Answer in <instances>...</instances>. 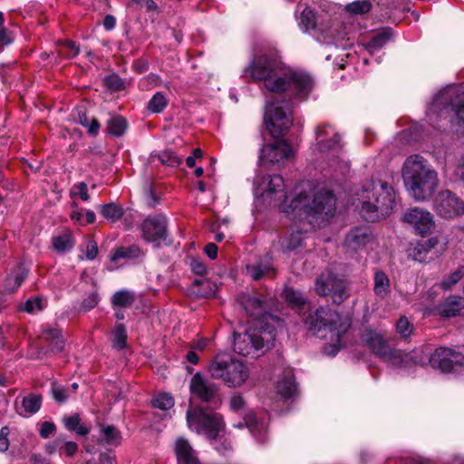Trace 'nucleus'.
I'll list each match as a JSON object with an SVG mask.
<instances>
[{
	"instance_id": "obj_1",
	"label": "nucleus",
	"mask_w": 464,
	"mask_h": 464,
	"mask_svg": "<svg viewBox=\"0 0 464 464\" xmlns=\"http://www.w3.org/2000/svg\"><path fill=\"white\" fill-rule=\"evenodd\" d=\"M245 73L255 82H262L267 91L282 94L289 101L307 100L314 88V80L309 73L287 67L266 54L255 57Z\"/></svg>"
},
{
	"instance_id": "obj_2",
	"label": "nucleus",
	"mask_w": 464,
	"mask_h": 464,
	"mask_svg": "<svg viewBox=\"0 0 464 464\" xmlns=\"http://www.w3.org/2000/svg\"><path fill=\"white\" fill-rule=\"evenodd\" d=\"M280 208L287 215L307 219L312 227H319L334 216L335 198L327 190L300 191L289 206L284 203Z\"/></svg>"
},
{
	"instance_id": "obj_3",
	"label": "nucleus",
	"mask_w": 464,
	"mask_h": 464,
	"mask_svg": "<svg viewBox=\"0 0 464 464\" xmlns=\"http://www.w3.org/2000/svg\"><path fill=\"white\" fill-rule=\"evenodd\" d=\"M401 177L406 190L416 201L429 200L439 187V174L422 156L413 154L406 158Z\"/></svg>"
},
{
	"instance_id": "obj_4",
	"label": "nucleus",
	"mask_w": 464,
	"mask_h": 464,
	"mask_svg": "<svg viewBox=\"0 0 464 464\" xmlns=\"http://www.w3.org/2000/svg\"><path fill=\"white\" fill-rule=\"evenodd\" d=\"M395 203L394 190L387 182L372 180L357 193L353 205L363 218L374 221L391 213Z\"/></svg>"
},
{
	"instance_id": "obj_5",
	"label": "nucleus",
	"mask_w": 464,
	"mask_h": 464,
	"mask_svg": "<svg viewBox=\"0 0 464 464\" xmlns=\"http://www.w3.org/2000/svg\"><path fill=\"white\" fill-rule=\"evenodd\" d=\"M304 324L315 334L322 333L320 338L327 341L324 352L332 356L343 346V336L350 327L348 319L341 317L338 313L328 308H320L310 314Z\"/></svg>"
},
{
	"instance_id": "obj_6",
	"label": "nucleus",
	"mask_w": 464,
	"mask_h": 464,
	"mask_svg": "<svg viewBox=\"0 0 464 464\" xmlns=\"http://www.w3.org/2000/svg\"><path fill=\"white\" fill-rule=\"evenodd\" d=\"M186 418L188 429L213 440L214 448L220 454L231 450L230 442L226 439L218 438L219 432L225 426L220 414L208 413L201 408H196L188 410Z\"/></svg>"
},
{
	"instance_id": "obj_7",
	"label": "nucleus",
	"mask_w": 464,
	"mask_h": 464,
	"mask_svg": "<svg viewBox=\"0 0 464 464\" xmlns=\"http://www.w3.org/2000/svg\"><path fill=\"white\" fill-rule=\"evenodd\" d=\"M274 340V329H265L259 323H254L243 333H235L234 350L243 356L256 357L269 350Z\"/></svg>"
},
{
	"instance_id": "obj_8",
	"label": "nucleus",
	"mask_w": 464,
	"mask_h": 464,
	"mask_svg": "<svg viewBox=\"0 0 464 464\" xmlns=\"http://www.w3.org/2000/svg\"><path fill=\"white\" fill-rule=\"evenodd\" d=\"M450 111L456 116V124L464 126V87L450 85L440 91L430 103L427 116L433 118L447 117Z\"/></svg>"
},
{
	"instance_id": "obj_9",
	"label": "nucleus",
	"mask_w": 464,
	"mask_h": 464,
	"mask_svg": "<svg viewBox=\"0 0 464 464\" xmlns=\"http://www.w3.org/2000/svg\"><path fill=\"white\" fill-rule=\"evenodd\" d=\"M210 376L229 388L241 387L249 378L248 367L228 355H218L208 367Z\"/></svg>"
},
{
	"instance_id": "obj_10",
	"label": "nucleus",
	"mask_w": 464,
	"mask_h": 464,
	"mask_svg": "<svg viewBox=\"0 0 464 464\" xmlns=\"http://www.w3.org/2000/svg\"><path fill=\"white\" fill-rule=\"evenodd\" d=\"M362 342L384 362L395 367H404L409 361V355L401 351L392 348L383 335L372 329H365L362 334Z\"/></svg>"
},
{
	"instance_id": "obj_11",
	"label": "nucleus",
	"mask_w": 464,
	"mask_h": 464,
	"mask_svg": "<svg viewBox=\"0 0 464 464\" xmlns=\"http://www.w3.org/2000/svg\"><path fill=\"white\" fill-rule=\"evenodd\" d=\"M314 291L321 296H331L335 304H341L349 296L347 282L331 270H325L317 276Z\"/></svg>"
},
{
	"instance_id": "obj_12",
	"label": "nucleus",
	"mask_w": 464,
	"mask_h": 464,
	"mask_svg": "<svg viewBox=\"0 0 464 464\" xmlns=\"http://www.w3.org/2000/svg\"><path fill=\"white\" fill-rule=\"evenodd\" d=\"M294 156L292 146L284 140L265 144L259 154V166L264 169H280Z\"/></svg>"
},
{
	"instance_id": "obj_13",
	"label": "nucleus",
	"mask_w": 464,
	"mask_h": 464,
	"mask_svg": "<svg viewBox=\"0 0 464 464\" xmlns=\"http://www.w3.org/2000/svg\"><path fill=\"white\" fill-rule=\"evenodd\" d=\"M254 193L269 204L285 198V183L280 175H256L254 180Z\"/></svg>"
},
{
	"instance_id": "obj_14",
	"label": "nucleus",
	"mask_w": 464,
	"mask_h": 464,
	"mask_svg": "<svg viewBox=\"0 0 464 464\" xmlns=\"http://www.w3.org/2000/svg\"><path fill=\"white\" fill-rule=\"evenodd\" d=\"M433 209L445 219H454L464 215V200L450 189H442L433 199Z\"/></svg>"
},
{
	"instance_id": "obj_15",
	"label": "nucleus",
	"mask_w": 464,
	"mask_h": 464,
	"mask_svg": "<svg viewBox=\"0 0 464 464\" xmlns=\"http://www.w3.org/2000/svg\"><path fill=\"white\" fill-rule=\"evenodd\" d=\"M265 123L273 136L283 135L292 125L289 108L271 102L266 105Z\"/></svg>"
},
{
	"instance_id": "obj_16",
	"label": "nucleus",
	"mask_w": 464,
	"mask_h": 464,
	"mask_svg": "<svg viewBox=\"0 0 464 464\" xmlns=\"http://www.w3.org/2000/svg\"><path fill=\"white\" fill-rule=\"evenodd\" d=\"M430 363L443 372H457L464 369V355L452 349L440 347L430 354Z\"/></svg>"
},
{
	"instance_id": "obj_17",
	"label": "nucleus",
	"mask_w": 464,
	"mask_h": 464,
	"mask_svg": "<svg viewBox=\"0 0 464 464\" xmlns=\"http://www.w3.org/2000/svg\"><path fill=\"white\" fill-rule=\"evenodd\" d=\"M142 237L146 241L160 246L167 237V219L163 215L148 217L141 225Z\"/></svg>"
},
{
	"instance_id": "obj_18",
	"label": "nucleus",
	"mask_w": 464,
	"mask_h": 464,
	"mask_svg": "<svg viewBox=\"0 0 464 464\" xmlns=\"http://www.w3.org/2000/svg\"><path fill=\"white\" fill-rule=\"evenodd\" d=\"M403 221L412 227L420 235L429 234L435 227L433 215L429 210L419 207L405 211Z\"/></svg>"
},
{
	"instance_id": "obj_19",
	"label": "nucleus",
	"mask_w": 464,
	"mask_h": 464,
	"mask_svg": "<svg viewBox=\"0 0 464 464\" xmlns=\"http://www.w3.org/2000/svg\"><path fill=\"white\" fill-rule=\"evenodd\" d=\"M341 137L330 125L318 126L315 129V144L314 149L319 152L336 150L341 147Z\"/></svg>"
},
{
	"instance_id": "obj_20",
	"label": "nucleus",
	"mask_w": 464,
	"mask_h": 464,
	"mask_svg": "<svg viewBox=\"0 0 464 464\" xmlns=\"http://www.w3.org/2000/svg\"><path fill=\"white\" fill-rule=\"evenodd\" d=\"M189 391L193 396L207 402L211 401L216 397L218 387L202 374L197 372L190 380Z\"/></svg>"
},
{
	"instance_id": "obj_21",
	"label": "nucleus",
	"mask_w": 464,
	"mask_h": 464,
	"mask_svg": "<svg viewBox=\"0 0 464 464\" xmlns=\"http://www.w3.org/2000/svg\"><path fill=\"white\" fill-rule=\"evenodd\" d=\"M246 274L254 280L273 278L276 276V269L269 257L265 256L258 262L247 265Z\"/></svg>"
},
{
	"instance_id": "obj_22",
	"label": "nucleus",
	"mask_w": 464,
	"mask_h": 464,
	"mask_svg": "<svg viewBox=\"0 0 464 464\" xmlns=\"http://www.w3.org/2000/svg\"><path fill=\"white\" fill-rule=\"evenodd\" d=\"M246 312L256 318V323H262L266 320L269 315L266 313V303L256 296H247L242 301Z\"/></svg>"
},
{
	"instance_id": "obj_23",
	"label": "nucleus",
	"mask_w": 464,
	"mask_h": 464,
	"mask_svg": "<svg viewBox=\"0 0 464 464\" xmlns=\"http://www.w3.org/2000/svg\"><path fill=\"white\" fill-rule=\"evenodd\" d=\"M175 452L178 464H201L189 442L184 438H179L175 443Z\"/></svg>"
},
{
	"instance_id": "obj_24",
	"label": "nucleus",
	"mask_w": 464,
	"mask_h": 464,
	"mask_svg": "<svg viewBox=\"0 0 464 464\" xmlns=\"http://www.w3.org/2000/svg\"><path fill=\"white\" fill-rule=\"evenodd\" d=\"M41 340L50 346V352L53 353H59L63 348V339L61 330L51 326H45L43 330Z\"/></svg>"
},
{
	"instance_id": "obj_25",
	"label": "nucleus",
	"mask_w": 464,
	"mask_h": 464,
	"mask_svg": "<svg viewBox=\"0 0 464 464\" xmlns=\"http://www.w3.org/2000/svg\"><path fill=\"white\" fill-rule=\"evenodd\" d=\"M464 308V298L460 296H450L444 303L437 306L439 314L444 317H453L459 314Z\"/></svg>"
},
{
	"instance_id": "obj_26",
	"label": "nucleus",
	"mask_w": 464,
	"mask_h": 464,
	"mask_svg": "<svg viewBox=\"0 0 464 464\" xmlns=\"http://www.w3.org/2000/svg\"><path fill=\"white\" fill-rule=\"evenodd\" d=\"M370 238L371 235L366 227H356L346 236L345 244L351 249L357 250L365 246Z\"/></svg>"
},
{
	"instance_id": "obj_27",
	"label": "nucleus",
	"mask_w": 464,
	"mask_h": 464,
	"mask_svg": "<svg viewBox=\"0 0 464 464\" xmlns=\"http://www.w3.org/2000/svg\"><path fill=\"white\" fill-rule=\"evenodd\" d=\"M27 276L26 270L22 266L15 267L5 278L3 291L7 294L15 292Z\"/></svg>"
},
{
	"instance_id": "obj_28",
	"label": "nucleus",
	"mask_w": 464,
	"mask_h": 464,
	"mask_svg": "<svg viewBox=\"0 0 464 464\" xmlns=\"http://www.w3.org/2000/svg\"><path fill=\"white\" fill-rule=\"evenodd\" d=\"M296 391L294 374L291 370L285 372L284 376L279 380L276 385V392L285 399L294 396Z\"/></svg>"
},
{
	"instance_id": "obj_29",
	"label": "nucleus",
	"mask_w": 464,
	"mask_h": 464,
	"mask_svg": "<svg viewBox=\"0 0 464 464\" xmlns=\"http://www.w3.org/2000/svg\"><path fill=\"white\" fill-rule=\"evenodd\" d=\"M217 290V285L208 279L195 280L190 288V294L198 297L213 296Z\"/></svg>"
},
{
	"instance_id": "obj_30",
	"label": "nucleus",
	"mask_w": 464,
	"mask_h": 464,
	"mask_svg": "<svg viewBox=\"0 0 464 464\" xmlns=\"http://www.w3.org/2000/svg\"><path fill=\"white\" fill-rule=\"evenodd\" d=\"M123 213V208L113 202L100 206V214L111 223L120 220Z\"/></svg>"
},
{
	"instance_id": "obj_31",
	"label": "nucleus",
	"mask_w": 464,
	"mask_h": 464,
	"mask_svg": "<svg viewBox=\"0 0 464 464\" xmlns=\"http://www.w3.org/2000/svg\"><path fill=\"white\" fill-rule=\"evenodd\" d=\"M102 440L111 446H118L121 440V432L112 425H100Z\"/></svg>"
},
{
	"instance_id": "obj_32",
	"label": "nucleus",
	"mask_w": 464,
	"mask_h": 464,
	"mask_svg": "<svg viewBox=\"0 0 464 464\" xmlns=\"http://www.w3.org/2000/svg\"><path fill=\"white\" fill-rule=\"evenodd\" d=\"M42 404L41 397L34 394H30L24 397L22 401L23 411H20V415L22 416H29L36 413Z\"/></svg>"
},
{
	"instance_id": "obj_33",
	"label": "nucleus",
	"mask_w": 464,
	"mask_h": 464,
	"mask_svg": "<svg viewBox=\"0 0 464 464\" xmlns=\"http://www.w3.org/2000/svg\"><path fill=\"white\" fill-rule=\"evenodd\" d=\"M391 36L392 34L389 30H382L376 33L366 45L368 52L374 53L379 51L391 39Z\"/></svg>"
},
{
	"instance_id": "obj_34",
	"label": "nucleus",
	"mask_w": 464,
	"mask_h": 464,
	"mask_svg": "<svg viewBox=\"0 0 464 464\" xmlns=\"http://www.w3.org/2000/svg\"><path fill=\"white\" fill-rule=\"evenodd\" d=\"M374 293L381 298L386 297L390 293V280L382 271H378L374 276Z\"/></svg>"
},
{
	"instance_id": "obj_35",
	"label": "nucleus",
	"mask_w": 464,
	"mask_h": 464,
	"mask_svg": "<svg viewBox=\"0 0 464 464\" xmlns=\"http://www.w3.org/2000/svg\"><path fill=\"white\" fill-rule=\"evenodd\" d=\"M243 426H246L254 436L266 430L265 424L259 423L256 418V415L252 411L246 413L244 417V422H239L238 424L235 425V427L237 428H242Z\"/></svg>"
},
{
	"instance_id": "obj_36",
	"label": "nucleus",
	"mask_w": 464,
	"mask_h": 464,
	"mask_svg": "<svg viewBox=\"0 0 464 464\" xmlns=\"http://www.w3.org/2000/svg\"><path fill=\"white\" fill-rule=\"evenodd\" d=\"M47 304V301L42 296H34L27 299L20 305V310L28 314H36L43 311Z\"/></svg>"
},
{
	"instance_id": "obj_37",
	"label": "nucleus",
	"mask_w": 464,
	"mask_h": 464,
	"mask_svg": "<svg viewBox=\"0 0 464 464\" xmlns=\"http://www.w3.org/2000/svg\"><path fill=\"white\" fill-rule=\"evenodd\" d=\"M63 422L68 430L75 431L79 435H86L89 433V429L81 424V419L78 414L64 416Z\"/></svg>"
},
{
	"instance_id": "obj_38",
	"label": "nucleus",
	"mask_w": 464,
	"mask_h": 464,
	"mask_svg": "<svg viewBox=\"0 0 464 464\" xmlns=\"http://www.w3.org/2000/svg\"><path fill=\"white\" fill-rule=\"evenodd\" d=\"M134 300V294L128 290L118 291L112 296L113 305L120 307H130Z\"/></svg>"
},
{
	"instance_id": "obj_39",
	"label": "nucleus",
	"mask_w": 464,
	"mask_h": 464,
	"mask_svg": "<svg viewBox=\"0 0 464 464\" xmlns=\"http://www.w3.org/2000/svg\"><path fill=\"white\" fill-rule=\"evenodd\" d=\"M372 9V3L370 0H357L353 3L347 4L344 10L351 14H364Z\"/></svg>"
},
{
	"instance_id": "obj_40",
	"label": "nucleus",
	"mask_w": 464,
	"mask_h": 464,
	"mask_svg": "<svg viewBox=\"0 0 464 464\" xmlns=\"http://www.w3.org/2000/svg\"><path fill=\"white\" fill-rule=\"evenodd\" d=\"M53 248L58 252H65L71 249L73 246L72 235L64 233L53 238Z\"/></svg>"
},
{
	"instance_id": "obj_41",
	"label": "nucleus",
	"mask_w": 464,
	"mask_h": 464,
	"mask_svg": "<svg viewBox=\"0 0 464 464\" xmlns=\"http://www.w3.org/2000/svg\"><path fill=\"white\" fill-rule=\"evenodd\" d=\"M140 254L139 247L137 246H129V247H120L115 250L113 255L111 256V262H116L121 258H135L138 257Z\"/></svg>"
},
{
	"instance_id": "obj_42",
	"label": "nucleus",
	"mask_w": 464,
	"mask_h": 464,
	"mask_svg": "<svg viewBox=\"0 0 464 464\" xmlns=\"http://www.w3.org/2000/svg\"><path fill=\"white\" fill-rule=\"evenodd\" d=\"M127 128V122L122 117H114L108 121V132L114 136H121Z\"/></svg>"
},
{
	"instance_id": "obj_43",
	"label": "nucleus",
	"mask_w": 464,
	"mask_h": 464,
	"mask_svg": "<svg viewBox=\"0 0 464 464\" xmlns=\"http://www.w3.org/2000/svg\"><path fill=\"white\" fill-rule=\"evenodd\" d=\"M127 339L126 329L123 324H118L113 332L112 344L113 347L121 350L125 347Z\"/></svg>"
},
{
	"instance_id": "obj_44",
	"label": "nucleus",
	"mask_w": 464,
	"mask_h": 464,
	"mask_svg": "<svg viewBox=\"0 0 464 464\" xmlns=\"http://www.w3.org/2000/svg\"><path fill=\"white\" fill-rule=\"evenodd\" d=\"M167 99L165 96L160 93L157 92L149 102L148 103V110H150L151 112L158 113L162 111L165 107L167 106Z\"/></svg>"
},
{
	"instance_id": "obj_45",
	"label": "nucleus",
	"mask_w": 464,
	"mask_h": 464,
	"mask_svg": "<svg viewBox=\"0 0 464 464\" xmlns=\"http://www.w3.org/2000/svg\"><path fill=\"white\" fill-rule=\"evenodd\" d=\"M464 276V266H459L452 272L448 277L440 282V286L443 289H450L452 285H456Z\"/></svg>"
},
{
	"instance_id": "obj_46",
	"label": "nucleus",
	"mask_w": 464,
	"mask_h": 464,
	"mask_svg": "<svg viewBox=\"0 0 464 464\" xmlns=\"http://www.w3.org/2000/svg\"><path fill=\"white\" fill-rule=\"evenodd\" d=\"M413 331V325L407 317L401 316L396 324V332L402 337H409Z\"/></svg>"
},
{
	"instance_id": "obj_47",
	"label": "nucleus",
	"mask_w": 464,
	"mask_h": 464,
	"mask_svg": "<svg viewBox=\"0 0 464 464\" xmlns=\"http://www.w3.org/2000/svg\"><path fill=\"white\" fill-rule=\"evenodd\" d=\"M158 159L163 165L171 167H177L181 162V158L178 157L174 152L170 150L162 151L158 155Z\"/></svg>"
},
{
	"instance_id": "obj_48",
	"label": "nucleus",
	"mask_w": 464,
	"mask_h": 464,
	"mask_svg": "<svg viewBox=\"0 0 464 464\" xmlns=\"http://www.w3.org/2000/svg\"><path fill=\"white\" fill-rule=\"evenodd\" d=\"M174 405V399L167 393L159 394L153 400V406L160 410H169Z\"/></svg>"
},
{
	"instance_id": "obj_49",
	"label": "nucleus",
	"mask_w": 464,
	"mask_h": 464,
	"mask_svg": "<svg viewBox=\"0 0 464 464\" xmlns=\"http://www.w3.org/2000/svg\"><path fill=\"white\" fill-rule=\"evenodd\" d=\"M52 393H53V399L56 401L62 403V402H64L67 400V398L69 397L70 388H65L57 382H53Z\"/></svg>"
},
{
	"instance_id": "obj_50",
	"label": "nucleus",
	"mask_w": 464,
	"mask_h": 464,
	"mask_svg": "<svg viewBox=\"0 0 464 464\" xmlns=\"http://www.w3.org/2000/svg\"><path fill=\"white\" fill-rule=\"evenodd\" d=\"M78 53V47L70 40H66L59 48V54L65 58L75 57Z\"/></svg>"
},
{
	"instance_id": "obj_51",
	"label": "nucleus",
	"mask_w": 464,
	"mask_h": 464,
	"mask_svg": "<svg viewBox=\"0 0 464 464\" xmlns=\"http://www.w3.org/2000/svg\"><path fill=\"white\" fill-rule=\"evenodd\" d=\"M303 239L304 237L300 232L292 234L289 238L282 242V246L288 251L295 250L302 245Z\"/></svg>"
},
{
	"instance_id": "obj_52",
	"label": "nucleus",
	"mask_w": 464,
	"mask_h": 464,
	"mask_svg": "<svg viewBox=\"0 0 464 464\" xmlns=\"http://www.w3.org/2000/svg\"><path fill=\"white\" fill-rule=\"evenodd\" d=\"M282 295L285 299V301L292 304L299 305L303 303L301 294L292 287H285Z\"/></svg>"
},
{
	"instance_id": "obj_53",
	"label": "nucleus",
	"mask_w": 464,
	"mask_h": 464,
	"mask_svg": "<svg viewBox=\"0 0 464 464\" xmlns=\"http://www.w3.org/2000/svg\"><path fill=\"white\" fill-rule=\"evenodd\" d=\"M81 125L88 129V132L92 135H96L100 129L98 121L94 118H89L86 115H81L79 117Z\"/></svg>"
},
{
	"instance_id": "obj_54",
	"label": "nucleus",
	"mask_w": 464,
	"mask_h": 464,
	"mask_svg": "<svg viewBox=\"0 0 464 464\" xmlns=\"http://www.w3.org/2000/svg\"><path fill=\"white\" fill-rule=\"evenodd\" d=\"M300 23L304 26L305 30L313 29L315 26V16L314 12L306 7L301 13Z\"/></svg>"
},
{
	"instance_id": "obj_55",
	"label": "nucleus",
	"mask_w": 464,
	"mask_h": 464,
	"mask_svg": "<svg viewBox=\"0 0 464 464\" xmlns=\"http://www.w3.org/2000/svg\"><path fill=\"white\" fill-rule=\"evenodd\" d=\"M78 451V445L73 441H65L63 439L60 448V455H65L66 457H72Z\"/></svg>"
},
{
	"instance_id": "obj_56",
	"label": "nucleus",
	"mask_w": 464,
	"mask_h": 464,
	"mask_svg": "<svg viewBox=\"0 0 464 464\" xmlns=\"http://www.w3.org/2000/svg\"><path fill=\"white\" fill-rule=\"evenodd\" d=\"M246 406V401L240 394H234L230 398L229 407L231 411L238 412L244 410Z\"/></svg>"
},
{
	"instance_id": "obj_57",
	"label": "nucleus",
	"mask_w": 464,
	"mask_h": 464,
	"mask_svg": "<svg viewBox=\"0 0 464 464\" xmlns=\"http://www.w3.org/2000/svg\"><path fill=\"white\" fill-rule=\"evenodd\" d=\"M99 302V296L96 292H92L83 301H82V310L88 311L92 309L97 305Z\"/></svg>"
},
{
	"instance_id": "obj_58",
	"label": "nucleus",
	"mask_w": 464,
	"mask_h": 464,
	"mask_svg": "<svg viewBox=\"0 0 464 464\" xmlns=\"http://www.w3.org/2000/svg\"><path fill=\"white\" fill-rule=\"evenodd\" d=\"M428 250L424 245H417L413 247L412 252L411 255L412 256L414 260L422 262L426 258V254Z\"/></svg>"
},
{
	"instance_id": "obj_59",
	"label": "nucleus",
	"mask_w": 464,
	"mask_h": 464,
	"mask_svg": "<svg viewBox=\"0 0 464 464\" xmlns=\"http://www.w3.org/2000/svg\"><path fill=\"white\" fill-rule=\"evenodd\" d=\"M56 430V426L53 422L44 421L43 422L40 429V436L44 439L49 438L52 434L54 433Z\"/></svg>"
},
{
	"instance_id": "obj_60",
	"label": "nucleus",
	"mask_w": 464,
	"mask_h": 464,
	"mask_svg": "<svg viewBox=\"0 0 464 464\" xmlns=\"http://www.w3.org/2000/svg\"><path fill=\"white\" fill-rule=\"evenodd\" d=\"M72 193L79 196L83 201H88L90 199L87 192V185L84 182H80L75 185Z\"/></svg>"
},
{
	"instance_id": "obj_61",
	"label": "nucleus",
	"mask_w": 464,
	"mask_h": 464,
	"mask_svg": "<svg viewBox=\"0 0 464 464\" xmlns=\"http://www.w3.org/2000/svg\"><path fill=\"white\" fill-rule=\"evenodd\" d=\"M63 442V438L60 436L53 441L48 442L44 446L45 452L49 455H53L55 452H60L61 443Z\"/></svg>"
},
{
	"instance_id": "obj_62",
	"label": "nucleus",
	"mask_w": 464,
	"mask_h": 464,
	"mask_svg": "<svg viewBox=\"0 0 464 464\" xmlns=\"http://www.w3.org/2000/svg\"><path fill=\"white\" fill-rule=\"evenodd\" d=\"M13 41V34L10 31H8L5 27L0 28V47L3 48L4 46L12 44Z\"/></svg>"
},
{
	"instance_id": "obj_63",
	"label": "nucleus",
	"mask_w": 464,
	"mask_h": 464,
	"mask_svg": "<svg viewBox=\"0 0 464 464\" xmlns=\"http://www.w3.org/2000/svg\"><path fill=\"white\" fill-rule=\"evenodd\" d=\"M98 254V246L94 241H89L86 245L85 256L89 260H93Z\"/></svg>"
},
{
	"instance_id": "obj_64",
	"label": "nucleus",
	"mask_w": 464,
	"mask_h": 464,
	"mask_svg": "<svg viewBox=\"0 0 464 464\" xmlns=\"http://www.w3.org/2000/svg\"><path fill=\"white\" fill-rule=\"evenodd\" d=\"M454 176L458 180L464 182V153L458 161L454 170Z\"/></svg>"
}]
</instances>
